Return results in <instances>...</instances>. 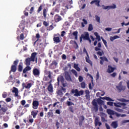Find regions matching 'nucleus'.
I'll return each instance as SVG.
<instances>
[{
    "label": "nucleus",
    "mask_w": 129,
    "mask_h": 129,
    "mask_svg": "<svg viewBox=\"0 0 129 129\" xmlns=\"http://www.w3.org/2000/svg\"><path fill=\"white\" fill-rule=\"evenodd\" d=\"M97 103L100 105L99 110L100 111H103V108H102V105L104 104V101L100 99V98H98L97 100L94 99L92 101V104L94 106V110H95L96 112L98 111V104H97Z\"/></svg>",
    "instance_id": "obj_1"
},
{
    "label": "nucleus",
    "mask_w": 129,
    "mask_h": 129,
    "mask_svg": "<svg viewBox=\"0 0 129 129\" xmlns=\"http://www.w3.org/2000/svg\"><path fill=\"white\" fill-rule=\"evenodd\" d=\"M100 3V1L99 0H93L91 2V5H93V4H95L96 6H97V7H100V5H99V3Z\"/></svg>",
    "instance_id": "obj_23"
},
{
    "label": "nucleus",
    "mask_w": 129,
    "mask_h": 129,
    "mask_svg": "<svg viewBox=\"0 0 129 129\" xmlns=\"http://www.w3.org/2000/svg\"><path fill=\"white\" fill-rule=\"evenodd\" d=\"M40 37L41 36H40V34L39 33H37L36 34V37L34 36L32 37V40L35 41L33 43V46H36V44H37V46H38V41H39V39H40ZM36 39H37L36 40Z\"/></svg>",
    "instance_id": "obj_8"
},
{
    "label": "nucleus",
    "mask_w": 129,
    "mask_h": 129,
    "mask_svg": "<svg viewBox=\"0 0 129 129\" xmlns=\"http://www.w3.org/2000/svg\"><path fill=\"white\" fill-rule=\"evenodd\" d=\"M21 104L22 105L24 106L25 104H26V101L25 100H23L21 101Z\"/></svg>",
    "instance_id": "obj_64"
},
{
    "label": "nucleus",
    "mask_w": 129,
    "mask_h": 129,
    "mask_svg": "<svg viewBox=\"0 0 129 129\" xmlns=\"http://www.w3.org/2000/svg\"><path fill=\"white\" fill-rule=\"evenodd\" d=\"M85 59H86V61L87 62V63H88L89 64H90L91 67H92L93 66V63L92 62V61H91L89 59V57H88V56H87V57L86 56Z\"/></svg>",
    "instance_id": "obj_25"
},
{
    "label": "nucleus",
    "mask_w": 129,
    "mask_h": 129,
    "mask_svg": "<svg viewBox=\"0 0 129 129\" xmlns=\"http://www.w3.org/2000/svg\"><path fill=\"white\" fill-rule=\"evenodd\" d=\"M64 35H66V32H65V31H62L61 32V34H60L61 37H64Z\"/></svg>",
    "instance_id": "obj_61"
},
{
    "label": "nucleus",
    "mask_w": 129,
    "mask_h": 129,
    "mask_svg": "<svg viewBox=\"0 0 129 129\" xmlns=\"http://www.w3.org/2000/svg\"><path fill=\"white\" fill-rule=\"evenodd\" d=\"M107 105H109L110 106H113V102H107Z\"/></svg>",
    "instance_id": "obj_56"
},
{
    "label": "nucleus",
    "mask_w": 129,
    "mask_h": 129,
    "mask_svg": "<svg viewBox=\"0 0 129 129\" xmlns=\"http://www.w3.org/2000/svg\"><path fill=\"white\" fill-rule=\"evenodd\" d=\"M115 110H116V111H118V112H121V113L123 112V110H122V109H119L118 108H115Z\"/></svg>",
    "instance_id": "obj_46"
},
{
    "label": "nucleus",
    "mask_w": 129,
    "mask_h": 129,
    "mask_svg": "<svg viewBox=\"0 0 129 129\" xmlns=\"http://www.w3.org/2000/svg\"><path fill=\"white\" fill-rule=\"evenodd\" d=\"M19 63V60L16 59L13 62V64L11 66V70L10 71L9 73L11 74L12 72H16L17 71V66H18V64Z\"/></svg>",
    "instance_id": "obj_4"
},
{
    "label": "nucleus",
    "mask_w": 129,
    "mask_h": 129,
    "mask_svg": "<svg viewBox=\"0 0 129 129\" xmlns=\"http://www.w3.org/2000/svg\"><path fill=\"white\" fill-rule=\"evenodd\" d=\"M32 116L29 115V120L26 121V119H23V121L24 122H25V123H27V122H28L29 123H31V124H32L33 123V122H34V119L32 118Z\"/></svg>",
    "instance_id": "obj_17"
},
{
    "label": "nucleus",
    "mask_w": 129,
    "mask_h": 129,
    "mask_svg": "<svg viewBox=\"0 0 129 129\" xmlns=\"http://www.w3.org/2000/svg\"><path fill=\"white\" fill-rule=\"evenodd\" d=\"M69 108L71 112H72V113L74 112V108H73V106H70Z\"/></svg>",
    "instance_id": "obj_52"
},
{
    "label": "nucleus",
    "mask_w": 129,
    "mask_h": 129,
    "mask_svg": "<svg viewBox=\"0 0 129 129\" xmlns=\"http://www.w3.org/2000/svg\"><path fill=\"white\" fill-rule=\"evenodd\" d=\"M73 43H74L75 44V45H76L77 48H76V49H77V48H78V44H77V42H76V41H75L71 40L70 43L73 44Z\"/></svg>",
    "instance_id": "obj_48"
},
{
    "label": "nucleus",
    "mask_w": 129,
    "mask_h": 129,
    "mask_svg": "<svg viewBox=\"0 0 129 129\" xmlns=\"http://www.w3.org/2000/svg\"><path fill=\"white\" fill-rule=\"evenodd\" d=\"M71 93L72 94H74V96H76L77 97H78L81 95H83L84 91L83 90H80L79 91L77 89H73L71 91Z\"/></svg>",
    "instance_id": "obj_3"
},
{
    "label": "nucleus",
    "mask_w": 129,
    "mask_h": 129,
    "mask_svg": "<svg viewBox=\"0 0 129 129\" xmlns=\"http://www.w3.org/2000/svg\"><path fill=\"white\" fill-rule=\"evenodd\" d=\"M79 82H82L83 81V77L80 76L79 77Z\"/></svg>",
    "instance_id": "obj_58"
},
{
    "label": "nucleus",
    "mask_w": 129,
    "mask_h": 129,
    "mask_svg": "<svg viewBox=\"0 0 129 129\" xmlns=\"http://www.w3.org/2000/svg\"><path fill=\"white\" fill-rule=\"evenodd\" d=\"M94 34L96 37L95 39L98 40V42H100V41H101V39L100 38V36L98 35V33L94 32Z\"/></svg>",
    "instance_id": "obj_28"
},
{
    "label": "nucleus",
    "mask_w": 129,
    "mask_h": 129,
    "mask_svg": "<svg viewBox=\"0 0 129 129\" xmlns=\"http://www.w3.org/2000/svg\"><path fill=\"white\" fill-rule=\"evenodd\" d=\"M116 39H119V36L115 35L113 37L111 36L110 37V40L111 41V42H113V41H114V40H115Z\"/></svg>",
    "instance_id": "obj_31"
},
{
    "label": "nucleus",
    "mask_w": 129,
    "mask_h": 129,
    "mask_svg": "<svg viewBox=\"0 0 129 129\" xmlns=\"http://www.w3.org/2000/svg\"><path fill=\"white\" fill-rule=\"evenodd\" d=\"M12 92L15 94V97H17L19 99L21 98V96L19 95V90L18 88L13 87V90H12Z\"/></svg>",
    "instance_id": "obj_11"
},
{
    "label": "nucleus",
    "mask_w": 129,
    "mask_h": 129,
    "mask_svg": "<svg viewBox=\"0 0 129 129\" xmlns=\"http://www.w3.org/2000/svg\"><path fill=\"white\" fill-rule=\"evenodd\" d=\"M89 38V33L87 32H84L83 34H82L80 38V43L82 42L83 40L84 41H87L88 38Z\"/></svg>",
    "instance_id": "obj_5"
},
{
    "label": "nucleus",
    "mask_w": 129,
    "mask_h": 129,
    "mask_svg": "<svg viewBox=\"0 0 129 129\" xmlns=\"http://www.w3.org/2000/svg\"><path fill=\"white\" fill-rule=\"evenodd\" d=\"M53 29H54V27L53 26V25H51L49 27H48L47 28V30L48 31H51V30H53Z\"/></svg>",
    "instance_id": "obj_45"
},
{
    "label": "nucleus",
    "mask_w": 129,
    "mask_h": 129,
    "mask_svg": "<svg viewBox=\"0 0 129 129\" xmlns=\"http://www.w3.org/2000/svg\"><path fill=\"white\" fill-rule=\"evenodd\" d=\"M114 9H116V5L115 4H113L112 6H105L104 7V10H114Z\"/></svg>",
    "instance_id": "obj_19"
},
{
    "label": "nucleus",
    "mask_w": 129,
    "mask_h": 129,
    "mask_svg": "<svg viewBox=\"0 0 129 129\" xmlns=\"http://www.w3.org/2000/svg\"><path fill=\"white\" fill-rule=\"evenodd\" d=\"M100 59H101V60L100 61V63L101 64V65H103L104 61H105L106 62H108V59L105 56L100 57Z\"/></svg>",
    "instance_id": "obj_21"
},
{
    "label": "nucleus",
    "mask_w": 129,
    "mask_h": 129,
    "mask_svg": "<svg viewBox=\"0 0 129 129\" xmlns=\"http://www.w3.org/2000/svg\"><path fill=\"white\" fill-rule=\"evenodd\" d=\"M100 99H103L105 100H107V101H114V100H112V99L108 97H100Z\"/></svg>",
    "instance_id": "obj_27"
},
{
    "label": "nucleus",
    "mask_w": 129,
    "mask_h": 129,
    "mask_svg": "<svg viewBox=\"0 0 129 129\" xmlns=\"http://www.w3.org/2000/svg\"><path fill=\"white\" fill-rule=\"evenodd\" d=\"M121 101L122 102H125V103L129 102V100H126L125 99H121Z\"/></svg>",
    "instance_id": "obj_62"
},
{
    "label": "nucleus",
    "mask_w": 129,
    "mask_h": 129,
    "mask_svg": "<svg viewBox=\"0 0 129 129\" xmlns=\"http://www.w3.org/2000/svg\"><path fill=\"white\" fill-rule=\"evenodd\" d=\"M85 119V118L84 117V116L81 115L79 117V121H84Z\"/></svg>",
    "instance_id": "obj_43"
},
{
    "label": "nucleus",
    "mask_w": 129,
    "mask_h": 129,
    "mask_svg": "<svg viewBox=\"0 0 129 129\" xmlns=\"http://www.w3.org/2000/svg\"><path fill=\"white\" fill-rule=\"evenodd\" d=\"M116 69V68H113L112 67H111V66H108L107 72H108V73H109V74L112 73V72H113V71H114Z\"/></svg>",
    "instance_id": "obj_18"
},
{
    "label": "nucleus",
    "mask_w": 129,
    "mask_h": 129,
    "mask_svg": "<svg viewBox=\"0 0 129 129\" xmlns=\"http://www.w3.org/2000/svg\"><path fill=\"white\" fill-rule=\"evenodd\" d=\"M93 30V26L92 25V24H89V27H88V31L89 32H91Z\"/></svg>",
    "instance_id": "obj_39"
},
{
    "label": "nucleus",
    "mask_w": 129,
    "mask_h": 129,
    "mask_svg": "<svg viewBox=\"0 0 129 129\" xmlns=\"http://www.w3.org/2000/svg\"><path fill=\"white\" fill-rule=\"evenodd\" d=\"M111 125L113 128H116L118 126V124L116 121L112 122Z\"/></svg>",
    "instance_id": "obj_29"
},
{
    "label": "nucleus",
    "mask_w": 129,
    "mask_h": 129,
    "mask_svg": "<svg viewBox=\"0 0 129 129\" xmlns=\"http://www.w3.org/2000/svg\"><path fill=\"white\" fill-rule=\"evenodd\" d=\"M64 78L67 81L71 82L72 81V79L71 78V76L68 72H66L64 73Z\"/></svg>",
    "instance_id": "obj_13"
},
{
    "label": "nucleus",
    "mask_w": 129,
    "mask_h": 129,
    "mask_svg": "<svg viewBox=\"0 0 129 129\" xmlns=\"http://www.w3.org/2000/svg\"><path fill=\"white\" fill-rule=\"evenodd\" d=\"M59 125H60V123L58 122V120H56L55 126H56L57 129L59 128Z\"/></svg>",
    "instance_id": "obj_60"
},
{
    "label": "nucleus",
    "mask_w": 129,
    "mask_h": 129,
    "mask_svg": "<svg viewBox=\"0 0 129 129\" xmlns=\"http://www.w3.org/2000/svg\"><path fill=\"white\" fill-rule=\"evenodd\" d=\"M107 112L108 114H109L110 115H114V114H115V115H116V116H117V117H119L120 116V114H119L117 112H116L115 111H114L110 109H107Z\"/></svg>",
    "instance_id": "obj_7"
},
{
    "label": "nucleus",
    "mask_w": 129,
    "mask_h": 129,
    "mask_svg": "<svg viewBox=\"0 0 129 129\" xmlns=\"http://www.w3.org/2000/svg\"><path fill=\"white\" fill-rule=\"evenodd\" d=\"M71 72L75 75L76 77H78V73H77V72L75 71L74 69H72L71 70Z\"/></svg>",
    "instance_id": "obj_37"
},
{
    "label": "nucleus",
    "mask_w": 129,
    "mask_h": 129,
    "mask_svg": "<svg viewBox=\"0 0 129 129\" xmlns=\"http://www.w3.org/2000/svg\"><path fill=\"white\" fill-rule=\"evenodd\" d=\"M43 25L45 26V27H48V26H49V23L46 21H43Z\"/></svg>",
    "instance_id": "obj_59"
},
{
    "label": "nucleus",
    "mask_w": 129,
    "mask_h": 129,
    "mask_svg": "<svg viewBox=\"0 0 129 129\" xmlns=\"http://www.w3.org/2000/svg\"><path fill=\"white\" fill-rule=\"evenodd\" d=\"M47 90L49 92H53V86H52V84H50L47 88Z\"/></svg>",
    "instance_id": "obj_35"
},
{
    "label": "nucleus",
    "mask_w": 129,
    "mask_h": 129,
    "mask_svg": "<svg viewBox=\"0 0 129 129\" xmlns=\"http://www.w3.org/2000/svg\"><path fill=\"white\" fill-rule=\"evenodd\" d=\"M48 12V10L46 9H44L43 10V15L44 17V19H46V18H47V13Z\"/></svg>",
    "instance_id": "obj_32"
},
{
    "label": "nucleus",
    "mask_w": 129,
    "mask_h": 129,
    "mask_svg": "<svg viewBox=\"0 0 129 129\" xmlns=\"http://www.w3.org/2000/svg\"><path fill=\"white\" fill-rule=\"evenodd\" d=\"M74 68L77 70V71H78L79 72H80V68L78 67V64L77 63H74Z\"/></svg>",
    "instance_id": "obj_36"
},
{
    "label": "nucleus",
    "mask_w": 129,
    "mask_h": 129,
    "mask_svg": "<svg viewBox=\"0 0 129 129\" xmlns=\"http://www.w3.org/2000/svg\"><path fill=\"white\" fill-rule=\"evenodd\" d=\"M4 102L3 101H0V115H3L7 112L8 110V108H5L4 107H2V103H3Z\"/></svg>",
    "instance_id": "obj_6"
},
{
    "label": "nucleus",
    "mask_w": 129,
    "mask_h": 129,
    "mask_svg": "<svg viewBox=\"0 0 129 129\" xmlns=\"http://www.w3.org/2000/svg\"><path fill=\"white\" fill-rule=\"evenodd\" d=\"M86 86V84H85V82H83L81 83V88L84 89V88H85Z\"/></svg>",
    "instance_id": "obj_41"
},
{
    "label": "nucleus",
    "mask_w": 129,
    "mask_h": 129,
    "mask_svg": "<svg viewBox=\"0 0 129 129\" xmlns=\"http://www.w3.org/2000/svg\"><path fill=\"white\" fill-rule=\"evenodd\" d=\"M33 74L34 76H39L40 75V71L38 69H34L33 70Z\"/></svg>",
    "instance_id": "obj_22"
},
{
    "label": "nucleus",
    "mask_w": 129,
    "mask_h": 129,
    "mask_svg": "<svg viewBox=\"0 0 129 129\" xmlns=\"http://www.w3.org/2000/svg\"><path fill=\"white\" fill-rule=\"evenodd\" d=\"M43 8V6L42 5H40L39 6V7L38 8V9L37 10V13H40V12H41V11H42V9Z\"/></svg>",
    "instance_id": "obj_57"
},
{
    "label": "nucleus",
    "mask_w": 129,
    "mask_h": 129,
    "mask_svg": "<svg viewBox=\"0 0 129 129\" xmlns=\"http://www.w3.org/2000/svg\"><path fill=\"white\" fill-rule=\"evenodd\" d=\"M25 39V36H24V34L23 33H21L20 34V39L21 40V41H23Z\"/></svg>",
    "instance_id": "obj_54"
},
{
    "label": "nucleus",
    "mask_w": 129,
    "mask_h": 129,
    "mask_svg": "<svg viewBox=\"0 0 129 129\" xmlns=\"http://www.w3.org/2000/svg\"><path fill=\"white\" fill-rule=\"evenodd\" d=\"M2 96L3 98H6L7 96H8V93H7L6 92H4L2 94Z\"/></svg>",
    "instance_id": "obj_53"
},
{
    "label": "nucleus",
    "mask_w": 129,
    "mask_h": 129,
    "mask_svg": "<svg viewBox=\"0 0 129 129\" xmlns=\"http://www.w3.org/2000/svg\"><path fill=\"white\" fill-rule=\"evenodd\" d=\"M83 52L85 53L87 57H89V55L88 54V52H87V50H86V48H85V47H84L83 49Z\"/></svg>",
    "instance_id": "obj_49"
},
{
    "label": "nucleus",
    "mask_w": 129,
    "mask_h": 129,
    "mask_svg": "<svg viewBox=\"0 0 129 129\" xmlns=\"http://www.w3.org/2000/svg\"><path fill=\"white\" fill-rule=\"evenodd\" d=\"M102 41L104 44L105 45L106 48H107V42H106V40H104L103 38L101 37Z\"/></svg>",
    "instance_id": "obj_40"
},
{
    "label": "nucleus",
    "mask_w": 129,
    "mask_h": 129,
    "mask_svg": "<svg viewBox=\"0 0 129 129\" xmlns=\"http://www.w3.org/2000/svg\"><path fill=\"white\" fill-rule=\"evenodd\" d=\"M57 94L60 96H62L63 95V92H62V91L61 90H59L57 92Z\"/></svg>",
    "instance_id": "obj_50"
},
{
    "label": "nucleus",
    "mask_w": 129,
    "mask_h": 129,
    "mask_svg": "<svg viewBox=\"0 0 129 129\" xmlns=\"http://www.w3.org/2000/svg\"><path fill=\"white\" fill-rule=\"evenodd\" d=\"M100 116L101 117H106V114H105V113L101 112Z\"/></svg>",
    "instance_id": "obj_55"
},
{
    "label": "nucleus",
    "mask_w": 129,
    "mask_h": 129,
    "mask_svg": "<svg viewBox=\"0 0 129 129\" xmlns=\"http://www.w3.org/2000/svg\"><path fill=\"white\" fill-rule=\"evenodd\" d=\"M31 61H32V59L30 57H28L25 59V64L26 66H30L31 65Z\"/></svg>",
    "instance_id": "obj_24"
},
{
    "label": "nucleus",
    "mask_w": 129,
    "mask_h": 129,
    "mask_svg": "<svg viewBox=\"0 0 129 129\" xmlns=\"http://www.w3.org/2000/svg\"><path fill=\"white\" fill-rule=\"evenodd\" d=\"M53 110H50L47 113V117L48 118L49 117H53Z\"/></svg>",
    "instance_id": "obj_30"
},
{
    "label": "nucleus",
    "mask_w": 129,
    "mask_h": 129,
    "mask_svg": "<svg viewBox=\"0 0 129 129\" xmlns=\"http://www.w3.org/2000/svg\"><path fill=\"white\" fill-rule=\"evenodd\" d=\"M36 56H37V52H33L31 54L30 58L32 62H35V58H36Z\"/></svg>",
    "instance_id": "obj_26"
},
{
    "label": "nucleus",
    "mask_w": 129,
    "mask_h": 129,
    "mask_svg": "<svg viewBox=\"0 0 129 129\" xmlns=\"http://www.w3.org/2000/svg\"><path fill=\"white\" fill-rule=\"evenodd\" d=\"M102 123L99 121V117L98 116L96 117L95 119V126H97V125H98L99 126H100L101 125H102Z\"/></svg>",
    "instance_id": "obj_14"
},
{
    "label": "nucleus",
    "mask_w": 129,
    "mask_h": 129,
    "mask_svg": "<svg viewBox=\"0 0 129 129\" xmlns=\"http://www.w3.org/2000/svg\"><path fill=\"white\" fill-rule=\"evenodd\" d=\"M73 35L75 36V40H78V31L74 32Z\"/></svg>",
    "instance_id": "obj_33"
},
{
    "label": "nucleus",
    "mask_w": 129,
    "mask_h": 129,
    "mask_svg": "<svg viewBox=\"0 0 129 129\" xmlns=\"http://www.w3.org/2000/svg\"><path fill=\"white\" fill-rule=\"evenodd\" d=\"M60 21H62V17L58 14L54 16V21L55 23H58Z\"/></svg>",
    "instance_id": "obj_15"
},
{
    "label": "nucleus",
    "mask_w": 129,
    "mask_h": 129,
    "mask_svg": "<svg viewBox=\"0 0 129 129\" xmlns=\"http://www.w3.org/2000/svg\"><path fill=\"white\" fill-rule=\"evenodd\" d=\"M33 108L34 109H37L39 106V101H33L32 103Z\"/></svg>",
    "instance_id": "obj_20"
},
{
    "label": "nucleus",
    "mask_w": 129,
    "mask_h": 129,
    "mask_svg": "<svg viewBox=\"0 0 129 129\" xmlns=\"http://www.w3.org/2000/svg\"><path fill=\"white\" fill-rule=\"evenodd\" d=\"M18 71L19 72H22L23 71V66L21 64L18 66Z\"/></svg>",
    "instance_id": "obj_42"
},
{
    "label": "nucleus",
    "mask_w": 129,
    "mask_h": 129,
    "mask_svg": "<svg viewBox=\"0 0 129 129\" xmlns=\"http://www.w3.org/2000/svg\"><path fill=\"white\" fill-rule=\"evenodd\" d=\"M95 18L96 19V22H97V23H99V24H100V17L97 15H96L95 16Z\"/></svg>",
    "instance_id": "obj_38"
},
{
    "label": "nucleus",
    "mask_w": 129,
    "mask_h": 129,
    "mask_svg": "<svg viewBox=\"0 0 129 129\" xmlns=\"http://www.w3.org/2000/svg\"><path fill=\"white\" fill-rule=\"evenodd\" d=\"M32 83H22V88L23 89H24V88H26V89H30V88H31V87H32Z\"/></svg>",
    "instance_id": "obj_12"
},
{
    "label": "nucleus",
    "mask_w": 129,
    "mask_h": 129,
    "mask_svg": "<svg viewBox=\"0 0 129 129\" xmlns=\"http://www.w3.org/2000/svg\"><path fill=\"white\" fill-rule=\"evenodd\" d=\"M3 120L4 121H8L9 120V116H5L3 117Z\"/></svg>",
    "instance_id": "obj_51"
},
{
    "label": "nucleus",
    "mask_w": 129,
    "mask_h": 129,
    "mask_svg": "<svg viewBox=\"0 0 129 129\" xmlns=\"http://www.w3.org/2000/svg\"><path fill=\"white\" fill-rule=\"evenodd\" d=\"M57 85H60V82H61L63 87H66L67 86V82L65 81L64 77L63 76H59L57 78Z\"/></svg>",
    "instance_id": "obj_2"
},
{
    "label": "nucleus",
    "mask_w": 129,
    "mask_h": 129,
    "mask_svg": "<svg viewBox=\"0 0 129 129\" xmlns=\"http://www.w3.org/2000/svg\"><path fill=\"white\" fill-rule=\"evenodd\" d=\"M114 106H115L116 107H121V106H120V102L114 103Z\"/></svg>",
    "instance_id": "obj_47"
},
{
    "label": "nucleus",
    "mask_w": 129,
    "mask_h": 129,
    "mask_svg": "<svg viewBox=\"0 0 129 129\" xmlns=\"http://www.w3.org/2000/svg\"><path fill=\"white\" fill-rule=\"evenodd\" d=\"M57 65H58V62L56 60H54L52 61V63L49 65V69H56L57 68Z\"/></svg>",
    "instance_id": "obj_10"
},
{
    "label": "nucleus",
    "mask_w": 129,
    "mask_h": 129,
    "mask_svg": "<svg viewBox=\"0 0 129 129\" xmlns=\"http://www.w3.org/2000/svg\"><path fill=\"white\" fill-rule=\"evenodd\" d=\"M67 104L68 106H71V105H74V103L69 101H67Z\"/></svg>",
    "instance_id": "obj_44"
},
{
    "label": "nucleus",
    "mask_w": 129,
    "mask_h": 129,
    "mask_svg": "<svg viewBox=\"0 0 129 129\" xmlns=\"http://www.w3.org/2000/svg\"><path fill=\"white\" fill-rule=\"evenodd\" d=\"M67 57L66 56V55L65 54H62L61 56V58L62 60H66Z\"/></svg>",
    "instance_id": "obj_63"
},
{
    "label": "nucleus",
    "mask_w": 129,
    "mask_h": 129,
    "mask_svg": "<svg viewBox=\"0 0 129 129\" xmlns=\"http://www.w3.org/2000/svg\"><path fill=\"white\" fill-rule=\"evenodd\" d=\"M53 41L54 43H60L61 42V40H60V34H54L53 35Z\"/></svg>",
    "instance_id": "obj_9"
},
{
    "label": "nucleus",
    "mask_w": 129,
    "mask_h": 129,
    "mask_svg": "<svg viewBox=\"0 0 129 129\" xmlns=\"http://www.w3.org/2000/svg\"><path fill=\"white\" fill-rule=\"evenodd\" d=\"M116 88H117V90H118L119 92H121V91H124L126 87L125 86H117Z\"/></svg>",
    "instance_id": "obj_16"
},
{
    "label": "nucleus",
    "mask_w": 129,
    "mask_h": 129,
    "mask_svg": "<svg viewBox=\"0 0 129 129\" xmlns=\"http://www.w3.org/2000/svg\"><path fill=\"white\" fill-rule=\"evenodd\" d=\"M37 114H38V111H31V115H32L33 118H36V116H37Z\"/></svg>",
    "instance_id": "obj_34"
}]
</instances>
